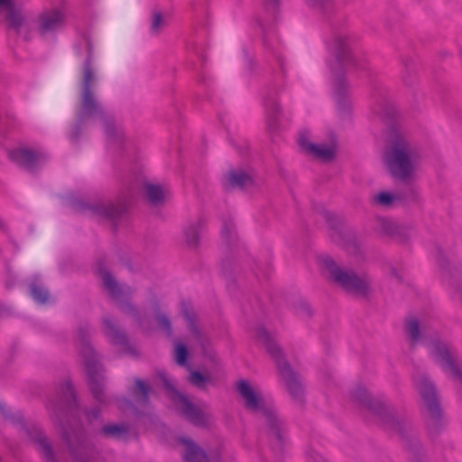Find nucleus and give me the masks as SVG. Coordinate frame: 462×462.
I'll list each match as a JSON object with an SVG mask.
<instances>
[{
  "instance_id": "nucleus-15",
  "label": "nucleus",
  "mask_w": 462,
  "mask_h": 462,
  "mask_svg": "<svg viewBox=\"0 0 462 462\" xmlns=\"http://www.w3.org/2000/svg\"><path fill=\"white\" fill-rule=\"evenodd\" d=\"M403 332L411 347L427 346L438 332L432 328L430 319L424 313L409 314L403 321Z\"/></svg>"
},
{
  "instance_id": "nucleus-32",
  "label": "nucleus",
  "mask_w": 462,
  "mask_h": 462,
  "mask_svg": "<svg viewBox=\"0 0 462 462\" xmlns=\"http://www.w3.org/2000/svg\"><path fill=\"white\" fill-rule=\"evenodd\" d=\"M143 194L152 207H161L163 205L166 198L165 189L162 185L153 183L144 184Z\"/></svg>"
},
{
  "instance_id": "nucleus-48",
  "label": "nucleus",
  "mask_w": 462,
  "mask_h": 462,
  "mask_svg": "<svg viewBox=\"0 0 462 462\" xmlns=\"http://www.w3.org/2000/svg\"><path fill=\"white\" fill-rule=\"evenodd\" d=\"M411 63H412V60L411 58L406 57V58L402 59V64H403L404 68L406 69L408 76H410V73H411L410 67H411Z\"/></svg>"
},
{
  "instance_id": "nucleus-51",
  "label": "nucleus",
  "mask_w": 462,
  "mask_h": 462,
  "mask_svg": "<svg viewBox=\"0 0 462 462\" xmlns=\"http://www.w3.org/2000/svg\"><path fill=\"white\" fill-rule=\"evenodd\" d=\"M313 462H326L325 459L319 456V454H316L313 452V455L310 456Z\"/></svg>"
},
{
  "instance_id": "nucleus-43",
  "label": "nucleus",
  "mask_w": 462,
  "mask_h": 462,
  "mask_svg": "<svg viewBox=\"0 0 462 462\" xmlns=\"http://www.w3.org/2000/svg\"><path fill=\"white\" fill-rule=\"evenodd\" d=\"M307 4L318 9H326L330 6L332 0H306Z\"/></svg>"
},
{
  "instance_id": "nucleus-8",
  "label": "nucleus",
  "mask_w": 462,
  "mask_h": 462,
  "mask_svg": "<svg viewBox=\"0 0 462 462\" xmlns=\"http://www.w3.org/2000/svg\"><path fill=\"white\" fill-rule=\"evenodd\" d=\"M91 328L88 324H81L78 328V339L80 354L84 360L89 380L90 390L94 397L100 402H105L104 369L99 356L90 345Z\"/></svg>"
},
{
  "instance_id": "nucleus-38",
  "label": "nucleus",
  "mask_w": 462,
  "mask_h": 462,
  "mask_svg": "<svg viewBox=\"0 0 462 462\" xmlns=\"http://www.w3.org/2000/svg\"><path fill=\"white\" fill-rule=\"evenodd\" d=\"M221 238L226 245L230 246L236 242V233L235 224L231 220L223 222L221 229Z\"/></svg>"
},
{
  "instance_id": "nucleus-20",
  "label": "nucleus",
  "mask_w": 462,
  "mask_h": 462,
  "mask_svg": "<svg viewBox=\"0 0 462 462\" xmlns=\"http://www.w3.org/2000/svg\"><path fill=\"white\" fill-rule=\"evenodd\" d=\"M299 144L303 152L322 162H331L336 157V144L331 143H314L311 142L310 134L304 130L300 133Z\"/></svg>"
},
{
  "instance_id": "nucleus-21",
  "label": "nucleus",
  "mask_w": 462,
  "mask_h": 462,
  "mask_svg": "<svg viewBox=\"0 0 462 462\" xmlns=\"http://www.w3.org/2000/svg\"><path fill=\"white\" fill-rule=\"evenodd\" d=\"M412 229L411 225L400 223L391 218L380 217L376 221V230L378 233L389 236L400 244L409 242Z\"/></svg>"
},
{
  "instance_id": "nucleus-57",
  "label": "nucleus",
  "mask_w": 462,
  "mask_h": 462,
  "mask_svg": "<svg viewBox=\"0 0 462 462\" xmlns=\"http://www.w3.org/2000/svg\"><path fill=\"white\" fill-rule=\"evenodd\" d=\"M280 63H281V67L282 68L283 67V63H282V60H279Z\"/></svg>"
},
{
  "instance_id": "nucleus-14",
  "label": "nucleus",
  "mask_w": 462,
  "mask_h": 462,
  "mask_svg": "<svg viewBox=\"0 0 462 462\" xmlns=\"http://www.w3.org/2000/svg\"><path fill=\"white\" fill-rule=\"evenodd\" d=\"M257 417L261 421L263 432L269 439L273 451L277 454L282 453L287 441V425L284 418L273 405H271Z\"/></svg>"
},
{
  "instance_id": "nucleus-27",
  "label": "nucleus",
  "mask_w": 462,
  "mask_h": 462,
  "mask_svg": "<svg viewBox=\"0 0 462 462\" xmlns=\"http://www.w3.org/2000/svg\"><path fill=\"white\" fill-rule=\"evenodd\" d=\"M182 313L186 321L188 322L189 328L192 337L197 340L198 344L201 347L203 356L212 360L213 362H216V353L212 349L208 348V339L197 326L196 315L193 310L188 308H184L182 310Z\"/></svg>"
},
{
  "instance_id": "nucleus-24",
  "label": "nucleus",
  "mask_w": 462,
  "mask_h": 462,
  "mask_svg": "<svg viewBox=\"0 0 462 462\" xmlns=\"http://www.w3.org/2000/svg\"><path fill=\"white\" fill-rule=\"evenodd\" d=\"M0 14L5 15L8 28L17 33L27 25L26 17L15 0H0Z\"/></svg>"
},
{
  "instance_id": "nucleus-11",
  "label": "nucleus",
  "mask_w": 462,
  "mask_h": 462,
  "mask_svg": "<svg viewBox=\"0 0 462 462\" xmlns=\"http://www.w3.org/2000/svg\"><path fill=\"white\" fill-rule=\"evenodd\" d=\"M426 346L431 359L462 390V362L456 348L439 335L432 338Z\"/></svg>"
},
{
  "instance_id": "nucleus-52",
  "label": "nucleus",
  "mask_w": 462,
  "mask_h": 462,
  "mask_svg": "<svg viewBox=\"0 0 462 462\" xmlns=\"http://www.w3.org/2000/svg\"><path fill=\"white\" fill-rule=\"evenodd\" d=\"M0 230L5 233L8 232V226L3 219H0Z\"/></svg>"
},
{
  "instance_id": "nucleus-41",
  "label": "nucleus",
  "mask_w": 462,
  "mask_h": 462,
  "mask_svg": "<svg viewBox=\"0 0 462 462\" xmlns=\"http://www.w3.org/2000/svg\"><path fill=\"white\" fill-rule=\"evenodd\" d=\"M212 378L209 375H204L199 371H193L189 376V382L199 389L206 390V384L211 383Z\"/></svg>"
},
{
  "instance_id": "nucleus-40",
  "label": "nucleus",
  "mask_w": 462,
  "mask_h": 462,
  "mask_svg": "<svg viewBox=\"0 0 462 462\" xmlns=\"http://www.w3.org/2000/svg\"><path fill=\"white\" fill-rule=\"evenodd\" d=\"M156 321L161 329L167 335L171 336L173 331L171 328V321L170 317L161 310H157L155 314Z\"/></svg>"
},
{
  "instance_id": "nucleus-46",
  "label": "nucleus",
  "mask_w": 462,
  "mask_h": 462,
  "mask_svg": "<svg viewBox=\"0 0 462 462\" xmlns=\"http://www.w3.org/2000/svg\"><path fill=\"white\" fill-rule=\"evenodd\" d=\"M299 309L300 313L306 317H310L312 315L311 307L307 302L300 303Z\"/></svg>"
},
{
  "instance_id": "nucleus-2",
  "label": "nucleus",
  "mask_w": 462,
  "mask_h": 462,
  "mask_svg": "<svg viewBox=\"0 0 462 462\" xmlns=\"http://www.w3.org/2000/svg\"><path fill=\"white\" fill-rule=\"evenodd\" d=\"M351 398L396 431L415 455L424 454L417 430L408 416L397 414L392 406L386 405L381 399L373 398L364 385L356 386L351 392Z\"/></svg>"
},
{
  "instance_id": "nucleus-58",
  "label": "nucleus",
  "mask_w": 462,
  "mask_h": 462,
  "mask_svg": "<svg viewBox=\"0 0 462 462\" xmlns=\"http://www.w3.org/2000/svg\"><path fill=\"white\" fill-rule=\"evenodd\" d=\"M254 272H257V270L254 269ZM255 275H258V273H255Z\"/></svg>"
},
{
  "instance_id": "nucleus-29",
  "label": "nucleus",
  "mask_w": 462,
  "mask_h": 462,
  "mask_svg": "<svg viewBox=\"0 0 462 462\" xmlns=\"http://www.w3.org/2000/svg\"><path fill=\"white\" fill-rule=\"evenodd\" d=\"M60 395L62 400L53 398L48 403V409L51 415L57 420H60V417L63 412V402H67L69 406H72L76 402L74 389L69 380H66L61 383Z\"/></svg>"
},
{
  "instance_id": "nucleus-1",
  "label": "nucleus",
  "mask_w": 462,
  "mask_h": 462,
  "mask_svg": "<svg viewBox=\"0 0 462 462\" xmlns=\"http://www.w3.org/2000/svg\"><path fill=\"white\" fill-rule=\"evenodd\" d=\"M88 55L82 68L79 88V104L77 109V121L72 127L70 138L78 141L86 124L90 120H100L107 138L120 143L124 139L123 129L116 125L115 119L103 107L97 97L98 77L93 65V48L87 42Z\"/></svg>"
},
{
  "instance_id": "nucleus-50",
  "label": "nucleus",
  "mask_w": 462,
  "mask_h": 462,
  "mask_svg": "<svg viewBox=\"0 0 462 462\" xmlns=\"http://www.w3.org/2000/svg\"><path fill=\"white\" fill-rule=\"evenodd\" d=\"M99 409L96 408V409H93L92 411H90L89 412H88V416L89 418H97L99 416Z\"/></svg>"
},
{
  "instance_id": "nucleus-49",
  "label": "nucleus",
  "mask_w": 462,
  "mask_h": 462,
  "mask_svg": "<svg viewBox=\"0 0 462 462\" xmlns=\"http://www.w3.org/2000/svg\"><path fill=\"white\" fill-rule=\"evenodd\" d=\"M390 273L392 277L395 278L398 281H402V274L395 267L391 268Z\"/></svg>"
},
{
  "instance_id": "nucleus-39",
  "label": "nucleus",
  "mask_w": 462,
  "mask_h": 462,
  "mask_svg": "<svg viewBox=\"0 0 462 462\" xmlns=\"http://www.w3.org/2000/svg\"><path fill=\"white\" fill-rule=\"evenodd\" d=\"M264 106L270 119L275 121L282 110L279 102L273 97H268L264 101Z\"/></svg>"
},
{
  "instance_id": "nucleus-17",
  "label": "nucleus",
  "mask_w": 462,
  "mask_h": 462,
  "mask_svg": "<svg viewBox=\"0 0 462 462\" xmlns=\"http://www.w3.org/2000/svg\"><path fill=\"white\" fill-rule=\"evenodd\" d=\"M323 217L331 230L330 236L335 243L345 245L353 254L358 255L363 253L360 243L352 234L344 230L342 219L337 214L326 210Z\"/></svg>"
},
{
  "instance_id": "nucleus-34",
  "label": "nucleus",
  "mask_w": 462,
  "mask_h": 462,
  "mask_svg": "<svg viewBox=\"0 0 462 462\" xmlns=\"http://www.w3.org/2000/svg\"><path fill=\"white\" fill-rule=\"evenodd\" d=\"M130 428L126 424H106L102 427L101 432L107 438L124 439L129 434Z\"/></svg>"
},
{
  "instance_id": "nucleus-26",
  "label": "nucleus",
  "mask_w": 462,
  "mask_h": 462,
  "mask_svg": "<svg viewBox=\"0 0 462 462\" xmlns=\"http://www.w3.org/2000/svg\"><path fill=\"white\" fill-rule=\"evenodd\" d=\"M186 445L184 458L186 462H219L220 454L216 449L203 450L189 439H183Z\"/></svg>"
},
{
  "instance_id": "nucleus-37",
  "label": "nucleus",
  "mask_w": 462,
  "mask_h": 462,
  "mask_svg": "<svg viewBox=\"0 0 462 462\" xmlns=\"http://www.w3.org/2000/svg\"><path fill=\"white\" fill-rule=\"evenodd\" d=\"M166 25L167 22L162 13L156 9L153 10L151 16V33L154 36H158Z\"/></svg>"
},
{
  "instance_id": "nucleus-44",
  "label": "nucleus",
  "mask_w": 462,
  "mask_h": 462,
  "mask_svg": "<svg viewBox=\"0 0 462 462\" xmlns=\"http://www.w3.org/2000/svg\"><path fill=\"white\" fill-rule=\"evenodd\" d=\"M438 263H439V267L442 270L448 269L449 260H448V256L446 255V254L441 249H439V251H438Z\"/></svg>"
},
{
  "instance_id": "nucleus-16",
  "label": "nucleus",
  "mask_w": 462,
  "mask_h": 462,
  "mask_svg": "<svg viewBox=\"0 0 462 462\" xmlns=\"http://www.w3.org/2000/svg\"><path fill=\"white\" fill-rule=\"evenodd\" d=\"M355 40V35L349 32L340 31L334 35L332 50L338 74L352 68L361 69L358 59L351 50Z\"/></svg>"
},
{
  "instance_id": "nucleus-19",
  "label": "nucleus",
  "mask_w": 462,
  "mask_h": 462,
  "mask_svg": "<svg viewBox=\"0 0 462 462\" xmlns=\"http://www.w3.org/2000/svg\"><path fill=\"white\" fill-rule=\"evenodd\" d=\"M176 402L182 415L194 426L206 428L209 425L211 414L208 411V405H197L181 393H177Z\"/></svg>"
},
{
  "instance_id": "nucleus-55",
  "label": "nucleus",
  "mask_w": 462,
  "mask_h": 462,
  "mask_svg": "<svg viewBox=\"0 0 462 462\" xmlns=\"http://www.w3.org/2000/svg\"><path fill=\"white\" fill-rule=\"evenodd\" d=\"M255 269L261 271V266L258 263H255Z\"/></svg>"
},
{
  "instance_id": "nucleus-45",
  "label": "nucleus",
  "mask_w": 462,
  "mask_h": 462,
  "mask_svg": "<svg viewBox=\"0 0 462 462\" xmlns=\"http://www.w3.org/2000/svg\"><path fill=\"white\" fill-rule=\"evenodd\" d=\"M281 2L282 0H263L265 9L273 14L277 11Z\"/></svg>"
},
{
  "instance_id": "nucleus-30",
  "label": "nucleus",
  "mask_w": 462,
  "mask_h": 462,
  "mask_svg": "<svg viewBox=\"0 0 462 462\" xmlns=\"http://www.w3.org/2000/svg\"><path fill=\"white\" fill-rule=\"evenodd\" d=\"M254 177L243 169H230L224 177L226 189H245L254 185Z\"/></svg>"
},
{
  "instance_id": "nucleus-25",
  "label": "nucleus",
  "mask_w": 462,
  "mask_h": 462,
  "mask_svg": "<svg viewBox=\"0 0 462 462\" xmlns=\"http://www.w3.org/2000/svg\"><path fill=\"white\" fill-rule=\"evenodd\" d=\"M419 194L416 189L410 187L403 191L391 193L389 191H381L371 197V202L383 208H392L397 202L415 201Z\"/></svg>"
},
{
  "instance_id": "nucleus-23",
  "label": "nucleus",
  "mask_w": 462,
  "mask_h": 462,
  "mask_svg": "<svg viewBox=\"0 0 462 462\" xmlns=\"http://www.w3.org/2000/svg\"><path fill=\"white\" fill-rule=\"evenodd\" d=\"M64 25V13L60 9L52 8L39 15L37 30L41 35L47 36L61 30Z\"/></svg>"
},
{
  "instance_id": "nucleus-35",
  "label": "nucleus",
  "mask_w": 462,
  "mask_h": 462,
  "mask_svg": "<svg viewBox=\"0 0 462 462\" xmlns=\"http://www.w3.org/2000/svg\"><path fill=\"white\" fill-rule=\"evenodd\" d=\"M151 387L140 379L135 380V386L132 390L135 402L140 405H146L149 402Z\"/></svg>"
},
{
  "instance_id": "nucleus-9",
  "label": "nucleus",
  "mask_w": 462,
  "mask_h": 462,
  "mask_svg": "<svg viewBox=\"0 0 462 462\" xmlns=\"http://www.w3.org/2000/svg\"><path fill=\"white\" fill-rule=\"evenodd\" d=\"M63 445L74 462H96L99 448L89 439L80 424L69 425L61 433Z\"/></svg>"
},
{
  "instance_id": "nucleus-3",
  "label": "nucleus",
  "mask_w": 462,
  "mask_h": 462,
  "mask_svg": "<svg viewBox=\"0 0 462 462\" xmlns=\"http://www.w3.org/2000/svg\"><path fill=\"white\" fill-rule=\"evenodd\" d=\"M423 158L422 147L406 134H397L384 152V162L390 174L405 183L418 178Z\"/></svg>"
},
{
  "instance_id": "nucleus-33",
  "label": "nucleus",
  "mask_w": 462,
  "mask_h": 462,
  "mask_svg": "<svg viewBox=\"0 0 462 462\" xmlns=\"http://www.w3.org/2000/svg\"><path fill=\"white\" fill-rule=\"evenodd\" d=\"M348 88L349 85L346 79L338 75L335 83V91L338 108L344 112H347L351 107V103L347 98Z\"/></svg>"
},
{
  "instance_id": "nucleus-31",
  "label": "nucleus",
  "mask_w": 462,
  "mask_h": 462,
  "mask_svg": "<svg viewBox=\"0 0 462 462\" xmlns=\"http://www.w3.org/2000/svg\"><path fill=\"white\" fill-rule=\"evenodd\" d=\"M206 226L204 217H198L189 221L183 227L185 242L189 247H197Z\"/></svg>"
},
{
  "instance_id": "nucleus-6",
  "label": "nucleus",
  "mask_w": 462,
  "mask_h": 462,
  "mask_svg": "<svg viewBox=\"0 0 462 462\" xmlns=\"http://www.w3.org/2000/svg\"><path fill=\"white\" fill-rule=\"evenodd\" d=\"M256 337L264 344L268 353L275 360L279 375L291 398L294 402L302 406L305 403L306 392L301 376L284 359L282 351L271 332L261 326L256 328Z\"/></svg>"
},
{
  "instance_id": "nucleus-5",
  "label": "nucleus",
  "mask_w": 462,
  "mask_h": 462,
  "mask_svg": "<svg viewBox=\"0 0 462 462\" xmlns=\"http://www.w3.org/2000/svg\"><path fill=\"white\" fill-rule=\"evenodd\" d=\"M414 386L419 393L425 417V426L430 436H438L445 428V412L436 383L423 372L413 375Z\"/></svg>"
},
{
  "instance_id": "nucleus-13",
  "label": "nucleus",
  "mask_w": 462,
  "mask_h": 462,
  "mask_svg": "<svg viewBox=\"0 0 462 462\" xmlns=\"http://www.w3.org/2000/svg\"><path fill=\"white\" fill-rule=\"evenodd\" d=\"M98 273L104 289L118 302L120 310L141 324L140 311L129 300V298L134 294L135 290L130 286L118 283L110 271L103 265L98 267Z\"/></svg>"
},
{
  "instance_id": "nucleus-53",
  "label": "nucleus",
  "mask_w": 462,
  "mask_h": 462,
  "mask_svg": "<svg viewBox=\"0 0 462 462\" xmlns=\"http://www.w3.org/2000/svg\"><path fill=\"white\" fill-rule=\"evenodd\" d=\"M261 27L263 29V34L265 35L267 31L269 30L270 28V24H269V22H266V23H261Z\"/></svg>"
},
{
  "instance_id": "nucleus-28",
  "label": "nucleus",
  "mask_w": 462,
  "mask_h": 462,
  "mask_svg": "<svg viewBox=\"0 0 462 462\" xmlns=\"http://www.w3.org/2000/svg\"><path fill=\"white\" fill-rule=\"evenodd\" d=\"M103 330L106 336L115 344L121 346L125 352L134 353L128 342V338L125 331L118 326L116 319L109 316L102 319Z\"/></svg>"
},
{
  "instance_id": "nucleus-4",
  "label": "nucleus",
  "mask_w": 462,
  "mask_h": 462,
  "mask_svg": "<svg viewBox=\"0 0 462 462\" xmlns=\"http://www.w3.org/2000/svg\"><path fill=\"white\" fill-rule=\"evenodd\" d=\"M319 261L323 275L346 293L363 300L373 293V281L368 274L344 266L329 255H321Z\"/></svg>"
},
{
  "instance_id": "nucleus-36",
  "label": "nucleus",
  "mask_w": 462,
  "mask_h": 462,
  "mask_svg": "<svg viewBox=\"0 0 462 462\" xmlns=\"http://www.w3.org/2000/svg\"><path fill=\"white\" fill-rule=\"evenodd\" d=\"M30 294L32 299L40 303L45 304L49 300V292L39 280H34L30 285Z\"/></svg>"
},
{
  "instance_id": "nucleus-47",
  "label": "nucleus",
  "mask_w": 462,
  "mask_h": 462,
  "mask_svg": "<svg viewBox=\"0 0 462 462\" xmlns=\"http://www.w3.org/2000/svg\"><path fill=\"white\" fill-rule=\"evenodd\" d=\"M159 376L162 379V381L164 383V386L169 390H173V385L171 384L170 379L167 376V374L165 372H160Z\"/></svg>"
},
{
  "instance_id": "nucleus-42",
  "label": "nucleus",
  "mask_w": 462,
  "mask_h": 462,
  "mask_svg": "<svg viewBox=\"0 0 462 462\" xmlns=\"http://www.w3.org/2000/svg\"><path fill=\"white\" fill-rule=\"evenodd\" d=\"M188 348L182 343H177L174 349V358L176 363L180 366L187 365L188 362Z\"/></svg>"
},
{
  "instance_id": "nucleus-54",
  "label": "nucleus",
  "mask_w": 462,
  "mask_h": 462,
  "mask_svg": "<svg viewBox=\"0 0 462 462\" xmlns=\"http://www.w3.org/2000/svg\"><path fill=\"white\" fill-rule=\"evenodd\" d=\"M403 81L405 82L406 85L408 86H411L412 85V81L408 78V77H404L403 78Z\"/></svg>"
},
{
  "instance_id": "nucleus-56",
  "label": "nucleus",
  "mask_w": 462,
  "mask_h": 462,
  "mask_svg": "<svg viewBox=\"0 0 462 462\" xmlns=\"http://www.w3.org/2000/svg\"><path fill=\"white\" fill-rule=\"evenodd\" d=\"M414 462H423L420 458H417Z\"/></svg>"
},
{
  "instance_id": "nucleus-18",
  "label": "nucleus",
  "mask_w": 462,
  "mask_h": 462,
  "mask_svg": "<svg viewBox=\"0 0 462 462\" xmlns=\"http://www.w3.org/2000/svg\"><path fill=\"white\" fill-rule=\"evenodd\" d=\"M236 389L243 400L245 410L255 416L260 415L272 405L265 401L262 391L258 387L252 385L245 380L239 381Z\"/></svg>"
},
{
  "instance_id": "nucleus-22",
  "label": "nucleus",
  "mask_w": 462,
  "mask_h": 462,
  "mask_svg": "<svg viewBox=\"0 0 462 462\" xmlns=\"http://www.w3.org/2000/svg\"><path fill=\"white\" fill-rule=\"evenodd\" d=\"M8 158L21 168L33 171L47 160L44 153L28 147H18L8 152Z\"/></svg>"
},
{
  "instance_id": "nucleus-10",
  "label": "nucleus",
  "mask_w": 462,
  "mask_h": 462,
  "mask_svg": "<svg viewBox=\"0 0 462 462\" xmlns=\"http://www.w3.org/2000/svg\"><path fill=\"white\" fill-rule=\"evenodd\" d=\"M426 346L431 359L462 390V362L456 348L439 335L432 338Z\"/></svg>"
},
{
  "instance_id": "nucleus-7",
  "label": "nucleus",
  "mask_w": 462,
  "mask_h": 462,
  "mask_svg": "<svg viewBox=\"0 0 462 462\" xmlns=\"http://www.w3.org/2000/svg\"><path fill=\"white\" fill-rule=\"evenodd\" d=\"M0 416L5 423L16 428L37 445V448L44 462H60L51 441L40 426L32 420L24 418L21 411L14 410L6 403L0 402Z\"/></svg>"
},
{
  "instance_id": "nucleus-12",
  "label": "nucleus",
  "mask_w": 462,
  "mask_h": 462,
  "mask_svg": "<svg viewBox=\"0 0 462 462\" xmlns=\"http://www.w3.org/2000/svg\"><path fill=\"white\" fill-rule=\"evenodd\" d=\"M73 207L76 211L107 220L116 226L126 217L129 209V202L127 200H119L117 202L106 200L89 202L79 200L74 203Z\"/></svg>"
}]
</instances>
